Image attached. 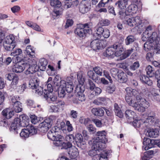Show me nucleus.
<instances>
[{
	"instance_id": "f257e3e1",
	"label": "nucleus",
	"mask_w": 160,
	"mask_h": 160,
	"mask_svg": "<svg viewBox=\"0 0 160 160\" xmlns=\"http://www.w3.org/2000/svg\"><path fill=\"white\" fill-rule=\"evenodd\" d=\"M125 90L126 100L129 105L133 107L135 110L142 112L149 107V103L145 99L139 96L135 97L137 93L136 90L127 87Z\"/></svg>"
},
{
	"instance_id": "f03ea898",
	"label": "nucleus",
	"mask_w": 160,
	"mask_h": 160,
	"mask_svg": "<svg viewBox=\"0 0 160 160\" xmlns=\"http://www.w3.org/2000/svg\"><path fill=\"white\" fill-rule=\"evenodd\" d=\"M155 27L154 26L152 25H149L146 27L145 30L142 35V40L143 41H147L143 47L144 49L147 52L150 50L153 39H154L157 36V32L153 31Z\"/></svg>"
},
{
	"instance_id": "7ed1b4c3",
	"label": "nucleus",
	"mask_w": 160,
	"mask_h": 160,
	"mask_svg": "<svg viewBox=\"0 0 160 160\" xmlns=\"http://www.w3.org/2000/svg\"><path fill=\"white\" fill-rule=\"evenodd\" d=\"M59 76L57 75L52 81V78L49 77L47 82V88L43 90V92L45 94V97L47 98L48 101L51 100L52 101H55L57 98L56 95H55L52 92L53 90L55 87H57L58 88L59 81L57 79V78H58Z\"/></svg>"
},
{
	"instance_id": "20e7f679",
	"label": "nucleus",
	"mask_w": 160,
	"mask_h": 160,
	"mask_svg": "<svg viewBox=\"0 0 160 160\" xmlns=\"http://www.w3.org/2000/svg\"><path fill=\"white\" fill-rule=\"evenodd\" d=\"M29 120L28 118L24 114L19 116V118L14 119L11 123L10 130L14 134L18 133V131L20 127H25L29 124Z\"/></svg>"
},
{
	"instance_id": "39448f33",
	"label": "nucleus",
	"mask_w": 160,
	"mask_h": 160,
	"mask_svg": "<svg viewBox=\"0 0 160 160\" xmlns=\"http://www.w3.org/2000/svg\"><path fill=\"white\" fill-rule=\"evenodd\" d=\"M136 47L135 49L131 48L123 52V48L122 44L119 43H116L114 44V47L115 48L114 52V57H120L121 60H123L129 56L133 50L137 51L139 48L138 45L136 44Z\"/></svg>"
},
{
	"instance_id": "423d86ee",
	"label": "nucleus",
	"mask_w": 160,
	"mask_h": 160,
	"mask_svg": "<svg viewBox=\"0 0 160 160\" xmlns=\"http://www.w3.org/2000/svg\"><path fill=\"white\" fill-rule=\"evenodd\" d=\"M24 60L26 61V63L28 64L26 65V68H28L25 72L26 74H33L38 70V67L37 65L38 59L37 58L30 59L25 58Z\"/></svg>"
},
{
	"instance_id": "0eeeda50",
	"label": "nucleus",
	"mask_w": 160,
	"mask_h": 160,
	"mask_svg": "<svg viewBox=\"0 0 160 160\" xmlns=\"http://www.w3.org/2000/svg\"><path fill=\"white\" fill-rule=\"evenodd\" d=\"M39 80L37 78L33 76V75L31 76L29 82V87L35 90L36 93L41 95L42 94L43 90L41 86H39Z\"/></svg>"
},
{
	"instance_id": "6e6552de",
	"label": "nucleus",
	"mask_w": 160,
	"mask_h": 160,
	"mask_svg": "<svg viewBox=\"0 0 160 160\" xmlns=\"http://www.w3.org/2000/svg\"><path fill=\"white\" fill-rule=\"evenodd\" d=\"M14 36L13 34L7 36L4 39L3 46L5 50L11 51L16 46Z\"/></svg>"
},
{
	"instance_id": "1a4fd4ad",
	"label": "nucleus",
	"mask_w": 160,
	"mask_h": 160,
	"mask_svg": "<svg viewBox=\"0 0 160 160\" xmlns=\"http://www.w3.org/2000/svg\"><path fill=\"white\" fill-rule=\"evenodd\" d=\"M92 32V30L89 28L88 23L80 25L75 31V34L80 38L85 37L87 33L90 34Z\"/></svg>"
},
{
	"instance_id": "9d476101",
	"label": "nucleus",
	"mask_w": 160,
	"mask_h": 160,
	"mask_svg": "<svg viewBox=\"0 0 160 160\" xmlns=\"http://www.w3.org/2000/svg\"><path fill=\"white\" fill-rule=\"evenodd\" d=\"M96 33L94 37L97 39H100L102 36L104 38H108L110 35V31L107 28H103L101 27H95Z\"/></svg>"
},
{
	"instance_id": "9b49d317",
	"label": "nucleus",
	"mask_w": 160,
	"mask_h": 160,
	"mask_svg": "<svg viewBox=\"0 0 160 160\" xmlns=\"http://www.w3.org/2000/svg\"><path fill=\"white\" fill-rule=\"evenodd\" d=\"M47 136L49 139L53 141V144L55 146L60 145V142L62 139V136L58 134L57 132L53 129H51L48 132Z\"/></svg>"
},
{
	"instance_id": "f8f14e48",
	"label": "nucleus",
	"mask_w": 160,
	"mask_h": 160,
	"mask_svg": "<svg viewBox=\"0 0 160 160\" xmlns=\"http://www.w3.org/2000/svg\"><path fill=\"white\" fill-rule=\"evenodd\" d=\"M124 23L128 26L132 27L135 26L142 27L143 25L142 21L138 16H137L135 17L128 18L125 20Z\"/></svg>"
},
{
	"instance_id": "ddd939ff",
	"label": "nucleus",
	"mask_w": 160,
	"mask_h": 160,
	"mask_svg": "<svg viewBox=\"0 0 160 160\" xmlns=\"http://www.w3.org/2000/svg\"><path fill=\"white\" fill-rule=\"evenodd\" d=\"M91 42V47L94 50L100 49L105 47L107 45V43L105 40H98L95 38Z\"/></svg>"
},
{
	"instance_id": "4468645a",
	"label": "nucleus",
	"mask_w": 160,
	"mask_h": 160,
	"mask_svg": "<svg viewBox=\"0 0 160 160\" xmlns=\"http://www.w3.org/2000/svg\"><path fill=\"white\" fill-rule=\"evenodd\" d=\"M142 118L145 119L144 122L149 125L154 124L157 120L155 113L153 112H148L147 114H145L142 116Z\"/></svg>"
},
{
	"instance_id": "2eb2a0df",
	"label": "nucleus",
	"mask_w": 160,
	"mask_h": 160,
	"mask_svg": "<svg viewBox=\"0 0 160 160\" xmlns=\"http://www.w3.org/2000/svg\"><path fill=\"white\" fill-rule=\"evenodd\" d=\"M70 78H68L67 81L62 80L60 82V88H64L68 93L71 92L73 90V83L72 81L70 80Z\"/></svg>"
},
{
	"instance_id": "dca6fc26",
	"label": "nucleus",
	"mask_w": 160,
	"mask_h": 160,
	"mask_svg": "<svg viewBox=\"0 0 160 160\" xmlns=\"http://www.w3.org/2000/svg\"><path fill=\"white\" fill-rule=\"evenodd\" d=\"M160 93L159 89L152 87L149 89L148 95L152 100L160 102Z\"/></svg>"
},
{
	"instance_id": "f3484780",
	"label": "nucleus",
	"mask_w": 160,
	"mask_h": 160,
	"mask_svg": "<svg viewBox=\"0 0 160 160\" xmlns=\"http://www.w3.org/2000/svg\"><path fill=\"white\" fill-rule=\"evenodd\" d=\"M157 37L153 39L150 50L154 49L156 53H160V31L157 33Z\"/></svg>"
},
{
	"instance_id": "a211bd4d",
	"label": "nucleus",
	"mask_w": 160,
	"mask_h": 160,
	"mask_svg": "<svg viewBox=\"0 0 160 160\" xmlns=\"http://www.w3.org/2000/svg\"><path fill=\"white\" fill-rule=\"evenodd\" d=\"M27 64L26 61L15 64L12 67V71L16 73L21 72L26 68Z\"/></svg>"
},
{
	"instance_id": "6ab92c4d",
	"label": "nucleus",
	"mask_w": 160,
	"mask_h": 160,
	"mask_svg": "<svg viewBox=\"0 0 160 160\" xmlns=\"http://www.w3.org/2000/svg\"><path fill=\"white\" fill-rule=\"evenodd\" d=\"M91 8L90 3L87 1H83L79 6V11L82 14H84L88 12Z\"/></svg>"
},
{
	"instance_id": "aec40b11",
	"label": "nucleus",
	"mask_w": 160,
	"mask_h": 160,
	"mask_svg": "<svg viewBox=\"0 0 160 160\" xmlns=\"http://www.w3.org/2000/svg\"><path fill=\"white\" fill-rule=\"evenodd\" d=\"M75 138V141L76 142L78 147L82 149H85L86 146V143L83 141V137L80 133L76 134Z\"/></svg>"
},
{
	"instance_id": "412c9836",
	"label": "nucleus",
	"mask_w": 160,
	"mask_h": 160,
	"mask_svg": "<svg viewBox=\"0 0 160 160\" xmlns=\"http://www.w3.org/2000/svg\"><path fill=\"white\" fill-rule=\"evenodd\" d=\"M155 143L154 140H151L148 138H144L143 139V144L142 147L143 149L147 150L153 147Z\"/></svg>"
},
{
	"instance_id": "4be33fe9",
	"label": "nucleus",
	"mask_w": 160,
	"mask_h": 160,
	"mask_svg": "<svg viewBox=\"0 0 160 160\" xmlns=\"http://www.w3.org/2000/svg\"><path fill=\"white\" fill-rule=\"evenodd\" d=\"M52 123L50 122L49 118L45 119L44 121L41 123L39 125L41 130L44 132H47L49 128L52 126Z\"/></svg>"
},
{
	"instance_id": "5701e85b",
	"label": "nucleus",
	"mask_w": 160,
	"mask_h": 160,
	"mask_svg": "<svg viewBox=\"0 0 160 160\" xmlns=\"http://www.w3.org/2000/svg\"><path fill=\"white\" fill-rule=\"evenodd\" d=\"M25 52L29 58L25 57L24 58H27V59H32L36 58L35 55V49L33 46L30 45L28 46L26 48Z\"/></svg>"
},
{
	"instance_id": "b1692460",
	"label": "nucleus",
	"mask_w": 160,
	"mask_h": 160,
	"mask_svg": "<svg viewBox=\"0 0 160 160\" xmlns=\"http://www.w3.org/2000/svg\"><path fill=\"white\" fill-rule=\"evenodd\" d=\"M57 105H52L50 106V111L51 112H57L59 111L61 109H62L64 102L62 101H59L57 103Z\"/></svg>"
},
{
	"instance_id": "393cba45",
	"label": "nucleus",
	"mask_w": 160,
	"mask_h": 160,
	"mask_svg": "<svg viewBox=\"0 0 160 160\" xmlns=\"http://www.w3.org/2000/svg\"><path fill=\"white\" fill-rule=\"evenodd\" d=\"M107 133L105 130L99 131L97 132L96 135L98 137L96 139H98L102 142L106 143L107 141V138H106Z\"/></svg>"
},
{
	"instance_id": "a878e982",
	"label": "nucleus",
	"mask_w": 160,
	"mask_h": 160,
	"mask_svg": "<svg viewBox=\"0 0 160 160\" xmlns=\"http://www.w3.org/2000/svg\"><path fill=\"white\" fill-rule=\"evenodd\" d=\"M144 121L145 119L142 118V119H139L138 118L134 120L133 122V125L135 128H139L141 125H142L143 127H148V124L146 123H144Z\"/></svg>"
},
{
	"instance_id": "bb28decb",
	"label": "nucleus",
	"mask_w": 160,
	"mask_h": 160,
	"mask_svg": "<svg viewBox=\"0 0 160 160\" xmlns=\"http://www.w3.org/2000/svg\"><path fill=\"white\" fill-rule=\"evenodd\" d=\"M115 48L114 44L111 47H108L103 53V55L108 57L113 58L114 57V52Z\"/></svg>"
},
{
	"instance_id": "cd10ccee",
	"label": "nucleus",
	"mask_w": 160,
	"mask_h": 160,
	"mask_svg": "<svg viewBox=\"0 0 160 160\" xmlns=\"http://www.w3.org/2000/svg\"><path fill=\"white\" fill-rule=\"evenodd\" d=\"M2 113L4 116L8 119L11 118L14 115V112L11 108H8L3 110Z\"/></svg>"
},
{
	"instance_id": "c85d7f7f",
	"label": "nucleus",
	"mask_w": 160,
	"mask_h": 160,
	"mask_svg": "<svg viewBox=\"0 0 160 160\" xmlns=\"http://www.w3.org/2000/svg\"><path fill=\"white\" fill-rule=\"evenodd\" d=\"M85 99V96L82 92H78L76 98L73 100V102L75 103L79 104L81 102L84 101Z\"/></svg>"
},
{
	"instance_id": "c756f323",
	"label": "nucleus",
	"mask_w": 160,
	"mask_h": 160,
	"mask_svg": "<svg viewBox=\"0 0 160 160\" xmlns=\"http://www.w3.org/2000/svg\"><path fill=\"white\" fill-rule=\"evenodd\" d=\"M126 13L128 12L130 15H132L136 13L138 10V6L135 4H131L126 9Z\"/></svg>"
},
{
	"instance_id": "7c9ffc66",
	"label": "nucleus",
	"mask_w": 160,
	"mask_h": 160,
	"mask_svg": "<svg viewBox=\"0 0 160 160\" xmlns=\"http://www.w3.org/2000/svg\"><path fill=\"white\" fill-rule=\"evenodd\" d=\"M97 142L95 141L93 145L92 146V149L90 150L88 152V154L89 155L93 156H95L97 154V151H99L100 149L101 148V146H99L100 147H97Z\"/></svg>"
},
{
	"instance_id": "2f4dec72",
	"label": "nucleus",
	"mask_w": 160,
	"mask_h": 160,
	"mask_svg": "<svg viewBox=\"0 0 160 160\" xmlns=\"http://www.w3.org/2000/svg\"><path fill=\"white\" fill-rule=\"evenodd\" d=\"M128 0H120L115 3L116 6L121 10H124L128 5Z\"/></svg>"
},
{
	"instance_id": "473e14b6",
	"label": "nucleus",
	"mask_w": 160,
	"mask_h": 160,
	"mask_svg": "<svg viewBox=\"0 0 160 160\" xmlns=\"http://www.w3.org/2000/svg\"><path fill=\"white\" fill-rule=\"evenodd\" d=\"M68 153L72 158H76L79 155L78 149L74 146H72L71 148L69 149Z\"/></svg>"
},
{
	"instance_id": "72a5a7b5",
	"label": "nucleus",
	"mask_w": 160,
	"mask_h": 160,
	"mask_svg": "<svg viewBox=\"0 0 160 160\" xmlns=\"http://www.w3.org/2000/svg\"><path fill=\"white\" fill-rule=\"evenodd\" d=\"M159 131L156 129H150L147 133V135L151 138H156L159 135Z\"/></svg>"
},
{
	"instance_id": "f704fd0d",
	"label": "nucleus",
	"mask_w": 160,
	"mask_h": 160,
	"mask_svg": "<svg viewBox=\"0 0 160 160\" xmlns=\"http://www.w3.org/2000/svg\"><path fill=\"white\" fill-rule=\"evenodd\" d=\"M118 80L121 82H125L127 81V74L123 72L119 71L118 74Z\"/></svg>"
},
{
	"instance_id": "c9c22d12",
	"label": "nucleus",
	"mask_w": 160,
	"mask_h": 160,
	"mask_svg": "<svg viewBox=\"0 0 160 160\" xmlns=\"http://www.w3.org/2000/svg\"><path fill=\"white\" fill-rule=\"evenodd\" d=\"M92 113L94 115L97 116L102 117L104 114L103 110L101 108H93L91 110Z\"/></svg>"
},
{
	"instance_id": "e433bc0d",
	"label": "nucleus",
	"mask_w": 160,
	"mask_h": 160,
	"mask_svg": "<svg viewBox=\"0 0 160 160\" xmlns=\"http://www.w3.org/2000/svg\"><path fill=\"white\" fill-rule=\"evenodd\" d=\"M49 118L52 123V126L53 125L56 127L58 126L60 122V119L58 117L52 115L49 117Z\"/></svg>"
},
{
	"instance_id": "4c0bfd02",
	"label": "nucleus",
	"mask_w": 160,
	"mask_h": 160,
	"mask_svg": "<svg viewBox=\"0 0 160 160\" xmlns=\"http://www.w3.org/2000/svg\"><path fill=\"white\" fill-rule=\"evenodd\" d=\"M48 62L47 60L44 58H41L38 63V68L41 71H44L46 68Z\"/></svg>"
},
{
	"instance_id": "58836bf2",
	"label": "nucleus",
	"mask_w": 160,
	"mask_h": 160,
	"mask_svg": "<svg viewBox=\"0 0 160 160\" xmlns=\"http://www.w3.org/2000/svg\"><path fill=\"white\" fill-rule=\"evenodd\" d=\"M12 106V107L11 108L14 112L18 113L22 111L21 103L20 102H17Z\"/></svg>"
},
{
	"instance_id": "ea45409f",
	"label": "nucleus",
	"mask_w": 160,
	"mask_h": 160,
	"mask_svg": "<svg viewBox=\"0 0 160 160\" xmlns=\"http://www.w3.org/2000/svg\"><path fill=\"white\" fill-rule=\"evenodd\" d=\"M140 79L144 83L149 86L152 85V82L151 80H150L148 77L144 75H142L140 76Z\"/></svg>"
},
{
	"instance_id": "a19ab883",
	"label": "nucleus",
	"mask_w": 160,
	"mask_h": 160,
	"mask_svg": "<svg viewBox=\"0 0 160 160\" xmlns=\"http://www.w3.org/2000/svg\"><path fill=\"white\" fill-rule=\"evenodd\" d=\"M64 140V138L62 137V140L61 142H60V144L58 146H62V149H67L68 148H69L70 149L72 147V144L71 142H63V140Z\"/></svg>"
},
{
	"instance_id": "79ce46f5",
	"label": "nucleus",
	"mask_w": 160,
	"mask_h": 160,
	"mask_svg": "<svg viewBox=\"0 0 160 160\" xmlns=\"http://www.w3.org/2000/svg\"><path fill=\"white\" fill-rule=\"evenodd\" d=\"M114 112L116 115L120 118H122L123 116V114L120 108L119 107L117 104H114Z\"/></svg>"
},
{
	"instance_id": "37998d69",
	"label": "nucleus",
	"mask_w": 160,
	"mask_h": 160,
	"mask_svg": "<svg viewBox=\"0 0 160 160\" xmlns=\"http://www.w3.org/2000/svg\"><path fill=\"white\" fill-rule=\"evenodd\" d=\"M29 131L27 128L22 129L20 133V137L23 139H25L28 138L29 137Z\"/></svg>"
},
{
	"instance_id": "c03bdc74",
	"label": "nucleus",
	"mask_w": 160,
	"mask_h": 160,
	"mask_svg": "<svg viewBox=\"0 0 160 160\" xmlns=\"http://www.w3.org/2000/svg\"><path fill=\"white\" fill-rule=\"evenodd\" d=\"M146 71L148 75L150 77H152L154 76L155 73L153 68L150 65L148 66L146 69Z\"/></svg>"
},
{
	"instance_id": "a18cd8bd",
	"label": "nucleus",
	"mask_w": 160,
	"mask_h": 160,
	"mask_svg": "<svg viewBox=\"0 0 160 160\" xmlns=\"http://www.w3.org/2000/svg\"><path fill=\"white\" fill-rule=\"evenodd\" d=\"M125 115L128 119L132 118L133 119L136 116L135 112L130 110H128L126 111Z\"/></svg>"
},
{
	"instance_id": "49530a36",
	"label": "nucleus",
	"mask_w": 160,
	"mask_h": 160,
	"mask_svg": "<svg viewBox=\"0 0 160 160\" xmlns=\"http://www.w3.org/2000/svg\"><path fill=\"white\" fill-rule=\"evenodd\" d=\"M110 152L105 150L102 152L100 155L99 160H108V156Z\"/></svg>"
},
{
	"instance_id": "de8ad7c7",
	"label": "nucleus",
	"mask_w": 160,
	"mask_h": 160,
	"mask_svg": "<svg viewBox=\"0 0 160 160\" xmlns=\"http://www.w3.org/2000/svg\"><path fill=\"white\" fill-rule=\"evenodd\" d=\"M26 88V84H23L21 85L18 86L15 89V91L18 94H21L24 92Z\"/></svg>"
},
{
	"instance_id": "09e8293b",
	"label": "nucleus",
	"mask_w": 160,
	"mask_h": 160,
	"mask_svg": "<svg viewBox=\"0 0 160 160\" xmlns=\"http://www.w3.org/2000/svg\"><path fill=\"white\" fill-rule=\"evenodd\" d=\"M54 88H55L56 90L58 89V95L59 97L62 98H63L65 96L66 94V90L64 88H60V85L59 87V86H58V89L57 87H55Z\"/></svg>"
},
{
	"instance_id": "8fccbe9b",
	"label": "nucleus",
	"mask_w": 160,
	"mask_h": 160,
	"mask_svg": "<svg viewBox=\"0 0 160 160\" xmlns=\"http://www.w3.org/2000/svg\"><path fill=\"white\" fill-rule=\"evenodd\" d=\"M102 92V90L100 88L98 87H95L90 91L91 95L93 96L98 95Z\"/></svg>"
},
{
	"instance_id": "3c124183",
	"label": "nucleus",
	"mask_w": 160,
	"mask_h": 160,
	"mask_svg": "<svg viewBox=\"0 0 160 160\" xmlns=\"http://www.w3.org/2000/svg\"><path fill=\"white\" fill-rule=\"evenodd\" d=\"M27 104L28 107L31 109L35 108L36 107L40 108L41 107V106L39 105H37L36 106L34 101L32 100H28L27 102Z\"/></svg>"
},
{
	"instance_id": "603ef678",
	"label": "nucleus",
	"mask_w": 160,
	"mask_h": 160,
	"mask_svg": "<svg viewBox=\"0 0 160 160\" xmlns=\"http://www.w3.org/2000/svg\"><path fill=\"white\" fill-rule=\"evenodd\" d=\"M128 12L126 13V10L125 11V12L122 10H120L119 12V15L120 18L122 19H125V20L127 19L128 17L127 16H130Z\"/></svg>"
},
{
	"instance_id": "864d4df0",
	"label": "nucleus",
	"mask_w": 160,
	"mask_h": 160,
	"mask_svg": "<svg viewBox=\"0 0 160 160\" xmlns=\"http://www.w3.org/2000/svg\"><path fill=\"white\" fill-rule=\"evenodd\" d=\"M96 141L97 142L96 143L97 144V147H100L99 146H101L102 147L100 149V150H102V149L105 148V143L104 142H102V141L98 140V139H94L93 140V143L92 145H93L94 142Z\"/></svg>"
},
{
	"instance_id": "5fc2aeb1",
	"label": "nucleus",
	"mask_w": 160,
	"mask_h": 160,
	"mask_svg": "<svg viewBox=\"0 0 160 160\" xmlns=\"http://www.w3.org/2000/svg\"><path fill=\"white\" fill-rule=\"evenodd\" d=\"M50 5L54 7L60 8L61 6V3L59 0H51Z\"/></svg>"
},
{
	"instance_id": "6e6d98bb",
	"label": "nucleus",
	"mask_w": 160,
	"mask_h": 160,
	"mask_svg": "<svg viewBox=\"0 0 160 160\" xmlns=\"http://www.w3.org/2000/svg\"><path fill=\"white\" fill-rule=\"evenodd\" d=\"M30 118L31 122L34 124H36L40 120L39 118L38 117L34 114L30 115Z\"/></svg>"
},
{
	"instance_id": "4d7b16f0",
	"label": "nucleus",
	"mask_w": 160,
	"mask_h": 160,
	"mask_svg": "<svg viewBox=\"0 0 160 160\" xmlns=\"http://www.w3.org/2000/svg\"><path fill=\"white\" fill-rule=\"evenodd\" d=\"M135 40V39L133 36H128L125 39L126 44L127 45H128L133 42Z\"/></svg>"
},
{
	"instance_id": "13d9d810",
	"label": "nucleus",
	"mask_w": 160,
	"mask_h": 160,
	"mask_svg": "<svg viewBox=\"0 0 160 160\" xmlns=\"http://www.w3.org/2000/svg\"><path fill=\"white\" fill-rule=\"evenodd\" d=\"M27 129L29 131V135H32L37 133V130L34 126H29Z\"/></svg>"
},
{
	"instance_id": "bf43d9fd",
	"label": "nucleus",
	"mask_w": 160,
	"mask_h": 160,
	"mask_svg": "<svg viewBox=\"0 0 160 160\" xmlns=\"http://www.w3.org/2000/svg\"><path fill=\"white\" fill-rule=\"evenodd\" d=\"M155 76L158 80V86L160 88V69H158L156 71Z\"/></svg>"
},
{
	"instance_id": "052dcab7",
	"label": "nucleus",
	"mask_w": 160,
	"mask_h": 160,
	"mask_svg": "<svg viewBox=\"0 0 160 160\" xmlns=\"http://www.w3.org/2000/svg\"><path fill=\"white\" fill-rule=\"evenodd\" d=\"M93 70L98 75L100 76L102 75L103 70L99 67H96L93 68Z\"/></svg>"
},
{
	"instance_id": "680f3d73",
	"label": "nucleus",
	"mask_w": 160,
	"mask_h": 160,
	"mask_svg": "<svg viewBox=\"0 0 160 160\" xmlns=\"http://www.w3.org/2000/svg\"><path fill=\"white\" fill-rule=\"evenodd\" d=\"M24 58L23 59V60H21V58L18 56H14V57L12 58V62L13 63H19L22 61H25L24 60Z\"/></svg>"
},
{
	"instance_id": "e2e57ef3",
	"label": "nucleus",
	"mask_w": 160,
	"mask_h": 160,
	"mask_svg": "<svg viewBox=\"0 0 160 160\" xmlns=\"http://www.w3.org/2000/svg\"><path fill=\"white\" fill-rule=\"evenodd\" d=\"M66 125L67 130L68 132H70L73 131V128L72 125L69 121H66Z\"/></svg>"
},
{
	"instance_id": "0e129e2a",
	"label": "nucleus",
	"mask_w": 160,
	"mask_h": 160,
	"mask_svg": "<svg viewBox=\"0 0 160 160\" xmlns=\"http://www.w3.org/2000/svg\"><path fill=\"white\" fill-rule=\"evenodd\" d=\"M77 78L79 83L80 84H82L84 82V79L82 78V74L81 72H78L77 74Z\"/></svg>"
},
{
	"instance_id": "69168bd1",
	"label": "nucleus",
	"mask_w": 160,
	"mask_h": 160,
	"mask_svg": "<svg viewBox=\"0 0 160 160\" xmlns=\"http://www.w3.org/2000/svg\"><path fill=\"white\" fill-rule=\"evenodd\" d=\"M65 139L68 142H73L75 140V138L72 134H70L66 136Z\"/></svg>"
},
{
	"instance_id": "338daca9",
	"label": "nucleus",
	"mask_w": 160,
	"mask_h": 160,
	"mask_svg": "<svg viewBox=\"0 0 160 160\" xmlns=\"http://www.w3.org/2000/svg\"><path fill=\"white\" fill-rule=\"evenodd\" d=\"M139 67V64L138 62L137 61L134 62L130 66V69L132 70H135L138 68Z\"/></svg>"
},
{
	"instance_id": "774afa93",
	"label": "nucleus",
	"mask_w": 160,
	"mask_h": 160,
	"mask_svg": "<svg viewBox=\"0 0 160 160\" xmlns=\"http://www.w3.org/2000/svg\"><path fill=\"white\" fill-rule=\"evenodd\" d=\"M78 113L77 112L74 110H71L70 112V117L73 119H76L78 117Z\"/></svg>"
}]
</instances>
